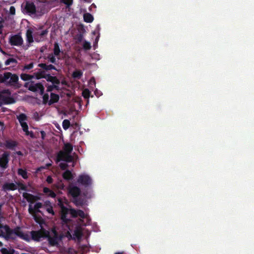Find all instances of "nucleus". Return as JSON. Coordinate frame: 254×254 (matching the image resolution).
I'll return each mask as SVG.
<instances>
[{
	"label": "nucleus",
	"instance_id": "1",
	"mask_svg": "<svg viewBox=\"0 0 254 254\" xmlns=\"http://www.w3.org/2000/svg\"><path fill=\"white\" fill-rule=\"evenodd\" d=\"M3 229L4 231H6L5 237L9 238L10 234H15L17 237H19L22 240H23L27 242H29L31 240L30 236L27 233H24L21 230V228L19 226H17L13 229H11L9 226L7 225H2L1 224V221H0V230Z\"/></svg>",
	"mask_w": 254,
	"mask_h": 254
},
{
	"label": "nucleus",
	"instance_id": "2",
	"mask_svg": "<svg viewBox=\"0 0 254 254\" xmlns=\"http://www.w3.org/2000/svg\"><path fill=\"white\" fill-rule=\"evenodd\" d=\"M19 77L15 73L5 72L3 74L2 83L6 86L18 88Z\"/></svg>",
	"mask_w": 254,
	"mask_h": 254
},
{
	"label": "nucleus",
	"instance_id": "3",
	"mask_svg": "<svg viewBox=\"0 0 254 254\" xmlns=\"http://www.w3.org/2000/svg\"><path fill=\"white\" fill-rule=\"evenodd\" d=\"M52 236L50 235L48 232V235L45 237L48 239V243L51 246H56L59 244V242L61 241L63 238V235L59 234L55 229L52 230Z\"/></svg>",
	"mask_w": 254,
	"mask_h": 254
},
{
	"label": "nucleus",
	"instance_id": "4",
	"mask_svg": "<svg viewBox=\"0 0 254 254\" xmlns=\"http://www.w3.org/2000/svg\"><path fill=\"white\" fill-rule=\"evenodd\" d=\"M31 239L35 241L39 242L41 238H45L48 235V231L44 229H41L38 231H31L30 232Z\"/></svg>",
	"mask_w": 254,
	"mask_h": 254
},
{
	"label": "nucleus",
	"instance_id": "5",
	"mask_svg": "<svg viewBox=\"0 0 254 254\" xmlns=\"http://www.w3.org/2000/svg\"><path fill=\"white\" fill-rule=\"evenodd\" d=\"M9 43L11 46H21L23 43V40L20 33L11 35L9 38Z\"/></svg>",
	"mask_w": 254,
	"mask_h": 254
},
{
	"label": "nucleus",
	"instance_id": "6",
	"mask_svg": "<svg viewBox=\"0 0 254 254\" xmlns=\"http://www.w3.org/2000/svg\"><path fill=\"white\" fill-rule=\"evenodd\" d=\"M77 182L85 187H88L92 185V179L91 177L86 174H82L79 176Z\"/></svg>",
	"mask_w": 254,
	"mask_h": 254
},
{
	"label": "nucleus",
	"instance_id": "7",
	"mask_svg": "<svg viewBox=\"0 0 254 254\" xmlns=\"http://www.w3.org/2000/svg\"><path fill=\"white\" fill-rule=\"evenodd\" d=\"M69 208H64L60 211V219L63 225H67L71 222L70 217H68Z\"/></svg>",
	"mask_w": 254,
	"mask_h": 254
},
{
	"label": "nucleus",
	"instance_id": "8",
	"mask_svg": "<svg viewBox=\"0 0 254 254\" xmlns=\"http://www.w3.org/2000/svg\"><path fill=\"white\" fill-rule=\"evenodd\" d=\"M28 89L33 92L40 91V94L43 95L44 93V87L41 83H35L32 82L29 84Z\"/></svg>",
	"mask_w": 254,
	"mask_h": 254
},
{
	"label": "nucleus",
	"instance_id": "9",
	"mask_svg": "<svg viewBox=\"0 0 254 254\" xmlns=\"http://www.w3.org/2000/svg\"><path fill=\"white\" fill-rule=\"evenodd\" d=\"M10 154L8 152H4L0 157V167L3 169H6L8 165Z\"/></svg>",
	"mask_w": 254,
	"mask_h": 254
},
{
	"label": "nucleus",
	"instance_id": "10",
	"mask_svg": "<svg viewBox=\"0 0 254 254\" xmlns=\"http://www.w3.org/2000/svg\"><path fill=\"white\" fill-rule=\"evenodd\" d=\"M57 160L59 161H64L66 162L70 163L73 162V158L71 155V154H67L62 151H60L58 154Z\"/></svg>",
	"mask_w": 254,
	"mask_h": 254
},
{
	"label": "nucleus",
	"instance_id": "11",
	"mask_svg": "<svg viewBox=\"0 0 254 254\" xmlns=\"http://www.w3.org/2000/svg\"><path fill=\"white\" fill-rule=\"evenodd\" d=\"M48 32L49 31L47 29L42 31H37L34 32L33 35L35 41L40 42L44 40L45 37H46L48 33Z\"/></svg>",
	"mask_w": 254,
	"mask_h": 254
},
{
	"label": "nucleus",
	"instance_id": "12",
	"mask_svg": "<svg viewBox=\"0 0 254 254\" xmlns=\"http://www.w3.org/2000/svg\"><path fill=\"white\" fill-rule=\"evenodd\" d=\"M24 10L29 15L34 14L36 12L35 4L33 2L26 1Z\"/></svg>",
	"mask_w": 254,
	"mask_h": 254
},
{
	"label": "nucleus",
	"instance_id": "13",
	"mask_svg": "<svg viewBox=\"0 0 254 254\" xmlns=\"http://www.w3.org/2000/svg\"><path fill=\"white\" fill-rule=\"evenodd\" d=\"M43 208V204L41 202H37L34 205V208L32 207L31 204H29L28 211L31 214H34L36 213H42L40 208Z\"/></svg>",
	"mask_w": 254,
	"mask_h": 254
},
{
	"label": "nucleus",
	"instance_id": "14",
	"mask_svg": "<svg viewBox=\"0 0 254 254\" xmlns=\"http://www.w3.org/2000/svg\"><path fill=\"white\" fill-rule=\"evenodd\" d=\"M0 106L2 104H13L15 102V99L11 97L6 96L5 95H2L0 94Z\"/></svg>",
	"mask_w": 254,
	"mask_h": 254
},
{
	"label": "nucleus",
	"instance_id": "15",
	"mask_svg": "<svg viewBox=\"0 0 254 254\" xmlns=\"http://www.w3.org/2000/svg\"><path fill=\"white\" fill-rule=\"evenodd\" d=\"M22 196L25 199L27 200L28 202L31 203L39 199V197L38 196L27 192H23Z\"/></svg>",
	"mask_w": 254,
	"mask_h": 254
},
{
	"label": "nucleus",
	"instance_id": "16",
	"mask_svg": "<svg viewBox=\"0 0 254 254\" xmlns=\"http://www.w3.org/2000/svg\"><path fill=\"white\" fill-rule=\"evenodd\" d=\"M69 193L73 198H76L80 195L81 190L78 187L73 186L69 189Z\"/></svg>",
	"mask_w": 254,
	"mask_h": 254
},
{
	"label": "nucleus",
	"instance_id": "17",
	"mask_svg": "<svg viewBox=\"0 0 254 254\" xmlns=\"http://www.w3.org/2000/svg\"><path fill=\"white\" fill-rule=\"evenodd\" d=\"M43 208L45 209L48 213L52 214V216L55 215L53 206L50 201L47 200L43 204Z\"/></svg>",
	"mask_w": 254,
	"mask_h": 254
},
{
	"label": "nucleus",
	"instance_id": "18",
	"mask_svg": "<svg viewBox=\"0 0 254 254\" xmlns=\"http://www.w3.org/2000/svg\"><path fill=\"white\" fill-rule=\"evenodd\" d=\"M34 33V32L33 31V28H29L26 31V40L29 44H31L34 42V40H33Z\"/></svg>",
	"mask_w": 254,
	"mask_h": 254
},
{
	"label": "nucleus",
	"instance_id": "19",
	"mask_svg": "<svg viewBox=\"0 0 254 254\" xmlns=\"http://www.w3.org/2000/svg\"><path fill=\"white\" fill-rule=\"evenodd\" d=\"M38 66L43 69L45 71H48L52 69L57 70V68L54 65L51 64H47L44 63H40L38 64Z\"/></svg>",
	"mask_w": 254,
	"mask_h": 254
},
{
	"label": "nucleus",
	"instance_id": "20",
	"mask_svg": "<svg viewBox=\"0 0 254 254\" xmlns=\"http://www.w3.org/2000/svg\"><path fill=\"white\" fill-rule=\"evenodd\" d=\"M2 189L4 191L14 190L17 189V187L13 183H6L2 186Z\"/></svg>",
	"mask_w": 254,
	"mask_h": 254
},
{
	"label": "nucleus",
	"instance_id": "21",
	"mask_svg": "<svg viewBox=\"0 0 254 254\" xmlns=\"http://www.w3.org/2000/svg\"><path fill=\"white\" fill-rule=\"evenodd\" d=\"M50 97V100L48 102V105L49 106H51L54 103H57L60 99L59 95L54 93H51Z\"/></svg>",
	"mask_w": 254,
	"mask_h": 254
},
{
	"label": "nucleus",
	"instance_id": "22",
	"mask_svg": "<svg viewBox=\"0 0 254 254\" xmlns=\"http://www.w3.org/2000/svg\"><path fill=\"white\" fill-rule=\"evenodd\" d=\"M46 79L47 81L51 82L53 84H59L60 80L55 76H52L50 74H47Z\"/></svg>",
	"mask_w": 254,
	"mask_h": 254
},
{
	"label": "nucleus",
	"instance_id": "23",
	"mask_svg": "<svg viewBox=\"0 0 254 254\" xmlns=\"http://www.w3.org/2000/svg\"><path fill=\"white\" fill-rule=\"evenodd\" d=\"M73 146L72 144L69 143H66L64 144V146L63 147V151H62L67 154H71Z\"/></svg>",
	"mask_w": 254,
	"mask_h": 254
},
{
	"label": "nucleus",
	"instance_id": "24",
	"mask_svg": "<svg viewBox=\"0 0 254 254\" xmlns=\"http://www.w3.org/2000/svg\"><path fill=\"white\" fill-rule=\"evenodd\" d=\"M43 192L48 196L55 198L56 196V193L48 188L45 187L43 189Z\"/></svg>",
	"mask_w": 254,
	"mask_h": 254
},
{
	"label": "nucleus",
	"instance_id": "25",
	"mask_svg": "<svg viewBox=\"0 0 254 254\" xmlns=\"http://www.w3.org/2000/svg\"><path fill=\"white\" fill-rule=\"evenodd\" d=\"M47 74L44 70H42L41 69H39L38 72L34 73V75L37 79L41 78L46 79Z\"/></svg>",
	"mask_w": 254,
	"mask_h": 254
},
{
	"label": "nucleus",
	"instance_id": "26",
	"mask_svg": "<svg viewBox=\"0 0 254 254\" xmlns=\"http://www.w3.org/2000/svg\"><path fill=\"white\" fill-rule=\"evenodd\" d=\"M6 231H3L2 230H0V236L4 238L6 240H15L16 239V235L15 234H10L9 238L5 237Z\"/></svg>",
	"mask_w": 254,
	"mask_h": 254
},
{
	"label": "nucleus",
	"instance_id": "27",
	"mask_svg": "<svg viewBox=\"0 0 254 254\" xmlns=\"http://www.w3.org/2000/svg\"><path fill=\"white\" fill-rule=\"evenodd\" d=\"M61 52L59 44L58 42H55L54 43V48L53 49V54L56 56L58 57V59H60V58L58 56H60V53Z\"/></svg>",
	"mask_w": 254,
	"mask_h": 254
},
{
	"label": "nucleus",
	"instance_id": "28",
	"mask_svg": "<svg viewBox=\"0 0 254 254\" xmlns=\"http://www.w3.org/2000/svg\"><path fill=\"white\" fill-rule=\"evenodd\" d=\"M63 177L64 179L67 181H70L72 180L73 176L72 174L69 170H66L63 174Z\"/></svg>",
	"mask_w": 254,
	"mask_h": 254
},
{
	"label": "nucleus",
	"instance_id": "29",
	"mask_svg": "<svg viewBox=\"0 0 254 254\" xmlns=\"http://www.w3.org/2000/svg\"><path fill=\"white\" fill-rule=\"evenodd\" d=\"M17 174L19 176H21L24 179H27L28 178L27 171L22 168L18 169Z\"/></svg>",
	"mask_w": 254,
	"mask_h": 254
},
{
	"label": "nucleus",
	"instance_id": "30",
	"mask_svg": "<svg viewBox=\"0 0 254 254\" xmlns=\"http://www.w3.org/2000/svg\"><path fill=\"white\" fill-rule=\"evenodd\" d=\"M17 145L15 141L7 140L5 142V147L8 149H12L13 147H16Z\"/></svg>",
	"mask_w": 254,
	"mask_h": 254
},
{
	"label": "nucleus",
	"instance_id": "31",
	"mask_svg": "<svg viewBox=\"0 0 254 254\" xmlns=\"http://www.w3.org/2000/svg\"><path fill=\"white\" fill-rule=\"evenodd\" d=\"M84 20L87 23H91L93 21V16L89 13H86L83 15Z\"/></svg>",
	"mask_w": 254,
	"mask_h": 254
},
{
	"label": "nucleus",
	"instance_id": "32",
	"mask_svg": "<svg viewBox=\"0 0 254 254\" xmlns=\"http://www.w3.org/2000/svg\"><path fill=\"white\" fill-rule=\"evenodd\" d=\"M83 75V72L80 70H75L72 74V76L75 79H79Z\"/></svg>",
	"mask_w": 254,
	"mask_h": 254
},
{
	"label": "nucleus",
	"instance_id": "33",
	"mask_svg": "<svg viewBox=\"0 0 254 254\" xmlns=\"http://www.w3.org/2000/svg\"><path fill=\"white\" fill-rule=\"evenodd\" d=\"M91 92L87 88L84 89L82 92V95L85 99H87V103H89V98L90 96Z\"/></svg>",
	"mask_w": 254,
	"mask_h": 254
},
{
	"label": "nucleus",
	"instance_id": "34",
	"mask_svg": "<svg viewBox=\"0 0 254 254\" xmlns=\"http://www.w3.org/2000/svg\"><path fill=\"white\" fill-rule=\"evenodd\" d=\"M56 56L54 55L53 53L49 54L46 59L48 60V61L52 64H56Z\"/></svg>",
	"mask_w": 254,
	"mask_h": 254
},
{
	"label": "nucleus",
	"instance_id": "35",
	"mask_svg": "<svg viewBox=\"0 0 254 254\" xmlns=\"http://www.w3.org/2000/svg\"><path fill=\"white\" fill-rule=\"evenodd\" d=\"M74 198V203L76 206H82L84 203V200L82 198H79L77 197L76 198Z\"/></svg>",
	"mask_w": 254,
	"mask_h": 254
},
{
	"label": "nucleus",
	"instance_id": "36",
	"mask_svg": "<svg viewBox=\"0 0 254 254\" xmlns=\"http://www.w3.org/2000/svg\"><path fill=\"white\" fill-rule=\"evenodd\" d=\"M20 77L23 81H28L33 79L34 78V76L26 73H22L20 75Z\"/></svg>",
	"mask_w": 254,
	"mask_h": 254
},
{
	"label": "nucleus",
	"instance_id": "37",
	"mask_svg": "<svg viewBox=\"0 0 254 254\" xmlns=\"http://www.w3.org/2000/svg\"><path fill=\"white\" fill-rule=\"evenodd\" d=\"M34 67V63L33 62H31L29 64H25L22 70L23 71H28L30 69H31L32 68H33Z\"/></svg>",
	"mask_w": 254,
	"mask_h": 254
},
{
	"label": "nucleus",
	"instance_id": "38",
	"mask_svg": "<svg viewBox=\"0 0 254 254\" xmlns=\"http://www.w3.org/2000/svg\"><path fill=\"white\" fill-rule=\"evenodd\" d=\"M20 124L21 123H26L25 121L27 120V117L25 114L21 113L17 117Z\"/></svg>",
	"mask_w": 254,
	"mask_h": 254
},
{
	"label": "nucleus",
	"instance_id": "39",
	"mask_svg": "<svg viewBox=\"0 0 254 254\" xmlns=\"http://www.w3.org/2000/svg\"><path fill=\"white\" fill-rule=\"evenodd\" d=\"M0 252L2 254H14L15 251L13 249L8 250L6 248H2Z\"/></svg>",
	"mask_w": 254,
	"mask_h": 254
},
{
	"label": "nucleus",
	"instance_id": "40",
	"mask_svg": "<svg viewBox=\"0 0 254 254\" xmlns=\"http://www.w3.org/2000/svg\"><path fill=\"white\" fill-rule=\"evenodd\" d=\"M17 63V61L16 59L14 58H9L5 62V65H8L10 64H16Z\"/></svg>",
	"mask_w": 254,
	"mask_h": 254
},
{
	"label": "nucleus",
	"instance_id": "41",
	"mask_svg": "<svg viewBox=\"0 0 254 254\" xmlns=\"http://www.w3.org/2000/svg\"><path fill=\"white\" fill-rule=\"evenodd\" d=\"M57 204H58V205L59 206V207H60L61 210L64 209V208H67L66 207H65L64 205V201H63L62 198H58V203H57Z\"/></svg>",
	"mask_w": 254,
	"mask_h": 254
},
{
	"label": "nucleus",
	"instance_id": "42",
	"mask_svg": "<svg viewBox=\"0 0 254 254\" xmlns=\"http://www.w3.org/2000/svg\"><path fill=\"white\" fill-rule=\"evenodd\" d=\"M70 125V123L68 120H64L63 122V127L64 129L66 130L68 129Z\"/></svg>",
	"mask_w": 254,
	"mask_h": 254
},
{
	"label": "nucleus",
	"instance_id": "43",
	"mask_svg": "<svg viewBox=\"0 0 254 254\" xmlns=\"http://www.w3.org/2000/svg\"><path fill=\"white\" fill-rule=\"evenodd\" d=\"M69 214L71 215L72 218H76L77 217V210L74 208H69Z\"/></svg>",
	"mask_w": 254,
	"mask_h": 254
},
{
	"label": "nucleus",
	"instance_id": "44",
	"mask_svg": "<svg viewBox=\"0 0 254 254\" xmlns=\"http://www.w3.org/2000/svg\"><path fill=\"white\" fill-rule=\"evenodd\" d=\"M43 104L46 105V104H48L49 101V96L48 93H45L43 94Z\"/></svg>",
	"mask_w": 254,
	"mask_h": 254
},
{
	"label": "nucleus",
	"instance_id": "45",
	"mask_svg": "<svg viewBox=\"0 0 254 254\" xmlns=\"http://www.w3.org/2000/svg\"><path fill=\"white\" fill-rule=\"evenodd\" d=\"M16 185L19 188L20 190H25V191L28 190L26 186L25 185H24V184L20 183V182H18V183H16Z\"/></svg>",
	"mask_w": 254,
	"mask_h": 254
},
{
	"label": "nucleus",
	"instance_id": "46",
	"mask_svg": "<svg viewBox=\"0 0 254 254\" xmlns=\"http://www.w3.org/2000/svg\"><path fill=\"white\" fill-rule=\"evenodd\" d=\"M83 48L85 50H90L91 48V46L89 42L85 41L83 44Z\"/></svg>",
	"mask_w": 254,
	"mask_h": 254
},
{
	"label": "nucleus",
	"instance_id": "47",
	"mask_svg": "<svg viewBox=\"0 0 254 254\" xmlns=\"http://www.w3.org/2000/svg\"><path fill=\"white\" fill-rule=\"evenodd\" d=\"M33 216H34V219L35 220V221L39 223V224H41L42 223V222L43 221V219L42 218V217L41 216H37L35 214H33Z\"/></svg>",
	"mask_w": 254,
	"mask_h": 254
},
{
	"label": "nucleus",
	"instance_id": "48",
	"mask_svg": "<svg viewBox=\"0 0 254 254\" xmlns=\"http://www.w3.org/2000/svg\"><path fill=\"white\" fill-rule=\"evenodd\" d=\"M77 216H79L83 219L86 217L85 213L82 210H77Z\"/></svg>",
	"mask_w": 254,
	"mask_h": 254
},
{
	"label": "nucleus",
	"instance_id": "49",
	"mask_svg": "<svg viewBox=\"0 0 254 254\" xmlns=\"http://www.w3.org/2000/svg\"><path fill=\"white\" fill-rule=\"evenodd\" d=\"M75 39L78 42H81L82 41L83 39V35L82 34L80 33L76 35L75 37Z\"/></svg>",
	"mask_w": 254,
	"mask_h": 254
},
{
	"label": "nucleus",
	"instance_id": "50",
	"mask_svg": "<svg viewBox=\"0 0 254 254\" xmlns=\"http://www.w3.org/2000/svg\"><path fill=\"white\" fill-rule=\"evenodd\" d=\"M20 125L23 131H27V129H28V126L26 123H21Z\"/></svg>",
	"mask_w": 254,
	"mask_h": 254
},
{
	"label": "nucleus",
	"instance_id": "51",
	"mask_svg": "<svg viewBox=\"0 0 254 254\" xmlns=\"http://www.w3.org/2000/svg\"><path fill=\"white\" fill-rule=\"evenodd\" d=\"M61 1L69 6L72 4L73 0H61Z\"/></svg>",
	"mask_w": 254,
	"mask_h": 254
},
{
	"label": "nucleus",
	"instance_id": "52",
	"mask_svg": "<svg viewBox=\"0 0 254 254\" xmlns=\"http://www.w3.org/2000/svg\"><path fill=\"white\" fill-rule=\"evenodd\" d=\"M0 94H1L2 95L6 94L10 96L11 95V92L9 89H4L0 91Z\"/></svg>",
	"mask_w": 254,
	"mask_h": 254
},
{
	"label": "nucleus",
	"instance_id": "53",
	"mask_svg": "<svg viewBox=\"0 0 254 254\" xmlns=\"http://www.w3.org/2000/svg\"><path fill=\"white\" fill-rule=\"evenodd\" d=\"M59 166L63 170H65L68 167V165L66 163H61Z\"/></svg>",
	"mask_w": 254,
	"mask_h": 254
},
{
	"label": "nucleus",
	"instance_id": "54",
	"mask_svg": "<svg viewBox=\"0 0 254 254\" xmlns=\"http://www.w3.org/2000/svg\"><path fill=\"white\" fill-rule=\"evenodd\" d=\"M74 235L77 238H79L81 236V232L78 230L76 229L74 231Z\"/></svg>",
	"mask_w": 254,
	"mask_h": 254
},
{
	"label": "nucleus",
	"instance_id": "55",
	"mask_svg": "<svg viewBox=\"0 0 254 254\" xmlns=\"http://www.w3.org/2000/svg\"><path fill=\"white\" fill-rule=\"evenodd\" d=\"M46 181L48 184H52L53 182V179L50 176L47 177Z\"/></svg>",
	"mask_w": 254,
	"mask_h": 254
},
{
	"label": "nucleus",
	"instance_id": "56",
	"mask_svg": "<svg viewBox=\"0 0 254 254\" xmlns=\"http://www.w3.org/2000/svg\"><path fill=\"white\" fill-rule=\"evenodd\" d=\"M9 11H10V13L11 14H14L15 13V9L14 8V7L13 6H10Z\"/></svg>",
	"mask_w": 254,
	"mask_h": 254
},
{
	"label": "nucleus",
	"instance_id": "57",
	"mask_svg": "<svg viewBox=\"0 0 254 254\" xmlns=\"http://www.w3.org/2000/svg\"><path fill=\"white\" fill-rule=\"evenodd\" d=\"M40 133H41V135L42 139H44L45 137L46 136V133H45V132L44 130H41L40 131Z\"/></svg>",
	"mask_w": 254,
	"mask_h": 254
},
{
	"label": "nucleus",
	"instance_id": "58",
	"mask_svg": "<svg viewBox=\"0 0 254 254\" xmlns=\"http://www.w3.org/2000/svg\"><path fill=\"white\" fill-rule=\"evenodd\" d=\"M94 94L97 97H99L100 95V92L97 89H96L94 91Z\"/></svg>",
	"mask_w": 254,
	"mask_h": 254
},
{
	"label": "nucleus",
	"instance_id": "59",
	"mask_svg": "<svg viewBox=\"0 0 254 254\" xmlns=\"http://www.w3.org/2000/svg\"><path fill=\"white\" fill-rule=\"evenodd\" d=\"M29 135L32 138L36 137L32 131H30Z\"/></svg>",
	"mask_w": 254,
	"mask_h": 254
},
{
	"label": "nucleus",
	"instance_id": "60",
	"mask_svg": "<svg viewBox=\"0 0 254 254\" xmlns=\"http://www.w3.org/2000/svg\"><path fill=\"white\" fill-rule=\"evenodd\" d=\"M0 52H1L4 55H7V53L5 51H4L0 47Z\"/></svg>",
	"mask_w": 254,
	"mask_h": 254
},
{
	"label": "nucleus",
	"instance_id": "61",
	"mask_svg": "<svg viewBox=\"0 0 254 254\" xmlns=\"http://www.w3.org/2000/svg\"><path fill=\"white\" fill-rule=\"evenodd\" d=\"M53 90V87L52 86H49L47 88L48 91H51Z\"/></svg>",
	"mask_w": 254,
	"mask_h": 254
},
{
	"label": "nucleus",
	"instance_id": "62",
	"mask_svg": "<svg viewBox=\"0 0 254 254\" xmlns=\"http://www.w3.org/2000/svg\"><path fill=\"white\" fill-rule=\"evenodd\" d=\"M3 74H0V83H2Z\"/></svg>",
	"mask_w": 254,
	"mask_h": 254
},
{
	"label": "nucleus",
	"instance_id": "63",
	"mask_svg": "<svg viewBox=\"0 0 254 254\" xmlns=\"http://www.w3.org/2000/svg\"><path fill=\"white\" fill-rule=\"evenodd\" d=\"M16 154L18 155H22V153L20 151H17Z\"/></svg>",
	"mask_w": 254,
	"mask_h": 254
},
{
	"label": "nucleus",
	"instance_id": "64",
	"mask_svg": "<svg viewBox=\"0 0 254 254\" xmlns=\"http://www.w3.org/2000/svg\"><path fill=\"white\" fill-rule=\"evenodd\" d=\"M42 1L40 0H36L34 2L36 3V4H38V3H40V2H41Z\"/></svg>",
	"mask_w": 254,
	"mask_h": 254
}]
</instances>
